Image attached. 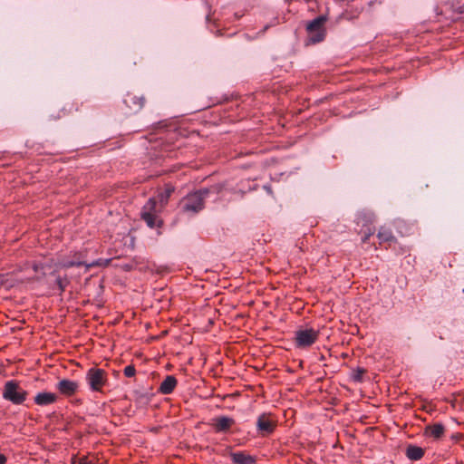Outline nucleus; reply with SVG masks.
<instances>
[{"label":"nucleus","mask_w":464,"mask_h":464,"mask_svg":"<svg viewBox=\"0 0 464 464\" xmlns=\"http://www.w3.org/2000/svg\"><path fill=\"white\" fill-rule=\"evenodd\" d=\"M278 420L271 412H263L257 417L256 430L262 437H267L273 434L277 427Z\"/></svg>","instance_id":"nucleus-7"},{"label":"nucleus","mask_w":464,"mask_h":464,"mask_svg":"<svg viewBox=\"0 0 464 464\" xmlns=\"http://www.w3.org/2000/svg\"><path fill=\"white\" fill-rule=\"evenodd\" d=\"M161 211L162 208L158 205V200L154 198H150L142 207L140 218L150 228L160 227L163 221L159 216V213Z\"/></svg>","instance_id":"nucleus-3"},{"label":"nucleus","mask_w":464,"mask_h":464,"mask_svg":"<svg viewBox=\"0 0 464 464\" xmlns=\"http://www.w3.org/2000/svg\"><path fill=\"white\" fill-rule=\"evenodd\" d=\"M56 390L64 397L74 396L80 388L79 382L70 379H62L56 383Z\"/></svg>","instance_id":"nucleus-11"},{"label":"nucleus","mask_w":464,"mask_h":464,"mask_svg":"<svg viewBox=\"0 0 464 464\" xmlns=\"http://www.w3.org/2000/svg\"><path fill=\"white\" fill-rule=\"evenodd\" d=\"M424 454H425L424 449H422L421 447L416 446V445H412V444L408 445V447L406 448V450H405L406 457L410 460H412V461H417V460L421 459L423 458Z\"/></svg>","instance_id":"nucleus-18"},{"label":"nucleus","mask_w":464,"mask_h":464,"mask_svg":"<svg viewBox=\"0 0 464 464\" xmlns=\"http://www.w3.org/2000/svg\"><path fill=\"white\" fill-rule=\"evenodd\" d=\"M173 192L174 188L170 185H167L163 190L159 191L157 196L154 197V198L158 200V205L160 208L163 209L167 206Z\"/></svg>","instance_id":"nucleus-16"},{"label":"nucleus","mask_w":464,"mask_h":464,"mask_svg":"<svg viewBox=\"0 0 464 464\" xmlns=\"http://www.w3.org/2000/svg\"><path fill=\"white\" fill-rule=\"evenodd\" d=\"M2 395L5 401L14 405H21L26 401L28 392L16 380H10L5 383Z\"/></svg>","instance_id":"nucleus-4"},{"label":"nucleus","mask_w":464,"mask_h":464,"mask_svg":"<svg viewBox=\"0 0 464 464\" xmlns=\"http://www.w3.org/2000/svg\"><path fill=\"white\" fill-rule=\"evenodd\" d=\"M375 229L370 226L366 227L365 230L363 231V235L362 237V243L366 244L368 243L370 237L374 234Z\"/></svg>","instance_id":"nucleus-23"},{"label":"nucleus","mask_w":464,"mask_h":464,"mask_svg":"<svg viewBox=\"0 0 464 464\" xmlns=\"http://www.w3.org/2000/svg\"><path fill=\"white\" fill-rule=\"evenodd\" d=\"M32 267H33V270H34L35 273H37V272H39L40 270H43V269H44V266H43V264H41V263H34V264H33V266H32Z\"/></svg>","instance_id":"nucleus-26"},{"label":"nucleus","mask_w":464,"mask_h":464,"mask_svg":"<svg viewBox=\"0 0 464 464\" xmlns=\"http://www.w3.org/2000/svg\"><path fill=\"white\" fill-rule=\"evenodd\" d=\"M377 237L379 239V245L382 246V244L388 243L391 245L392 243L396 242V237H394L391 228L387 227H381Z\"/></svg>","instance_id":"nucleus-15"},{"label":"nucleus","mask_w":464,"mask_h":464,"mask_svg":"<svg viewBox=\"0 0 464 464\" xmlns=\"http://www.w3.org/2000/svg\"><path fill=\"white\" fill-rule=\"evenodd\" d=\"M85 382L92 392L104 393V389L109 386L108 372L99 367H91L85 374Z\"/></svg>","instance_id":"nucleus-2"},{"label":"nucleus","mask_w":464,"mask_h":464,"mask_svg":"<svg viewBox=\"0 0 464 464\" xmlns=\"http://www.w3.org/2000/svg\"><path fill=\"white\" fill-rule=\"evenodd\" d=\"M87 256V250L71 251L68 256L59 259L56 266L60 268L68 269L71 267H80L88 265L84 258Z\"/></svg>","instance_id":"nucleus-8"},{"label":"nucleus","mask_w":464,"mask_h":464,"mask_svg":"<svg viewBox=\"0 0 464 464\" xmlns=\"http://www.w3.org/2000/svg\"><path fill=\"white\" fill-rule=\"evenodd\" d=\"M235 424V419L225 415L215 417L211 422L212 429L216 433H229Z\"/></svg>","instance_id":"nucleus-9"},{"label":"nucleus","mask_w":464,"mask_h":464,"mask_svg":"<svg viewBox=\"0 0 464 464\" xmlns=\"http://www.w3.org/2000/svg\"><path fill=\"white\" fill-rule=\"evenodd\" d=\"M77 464H92L91 461H89L87 459V458H81L79 460H78V463Z\"/></svg>","instance_id":"nucleus-27"},{"label":"nucleus","mask_w":464,"mask_h":464,"mask_svg":"<svg viewBox=\"0 0 464 464\" xmlns=\"http://www.w3.org/2000/svg\"><path fill=\"white\" fill-rule=\"evenodd\" d=\"M123 102L129 108L130 113H137L144 107L146 99L142 94L139 95L129 92L125 95Z\"/></svg>","instance_id":"nucleus-10"},{"label":"nucleus","mask_w":464,"mask_h":464,"mask_svg":"<svg viewBox=\"0 0 464 464\" xmlns=\"http://www.w3.org/2000/svg\"><path fill=\"white\" fill-rule=\"evenodd\" d=\"M111 258H108V259H102V258H99L88 265H86V269L89 270L90 268L92 267H107L110 266L111 262Z\"/></svg>","instance_id":"nucleus-20"},{"label":"nucleus","mask_w":464,"mask_h":464,"mask_svg":"<svg viewBox=\"0 0 464 464\" xmlns=\"http://www.w3.org/2000/svg\"><path fill=\"white\" fill-rule=\"evenodd\" d=\"M445 430V426L442 423L430 424L424 429V436L440 440L443 437Z\"/></svg>","instance_id":"nucleus-14"},{"label":"nucleus","mask_w":464,"mask_h":464,"mask_svg":"<svg viewBox=\"0 0 464 464\" xmlns=\"http://www.w3.org/2000/svg\"><path fill=\"white\" fill-rule=\"evenodd\" d=\"M58 399V395L54 392H42L34 396V402L37 406L44 407L57 402Z\"/></svg>","instance_id":"nucleus-12"},{"label":"nucleus","mask_w":464,"mask_h":464,"mask_svg":"<svg viewBox=\"0 0 464 464\" xmlns=\"http://www.w3.org/2000/svg\"><path fill=\"white\" fill-rule=\"evenodd\" d=\"M124 376L128 378L134 377L136 375V368L133 364H129L123 369Z\"/></svg>","instance_id":"nucleus-24"},{"label":"nucleus","mask_w":464,"mask_h":464,"mask_svg":"<svg viewBox=\"0 0 464 464\" xmlns=\"http://www.w3.org/2000/svg\"><path fill=\"white\" fill-rule=\"evenodd\" d=\"M463 434L460 433V432H456V433H453L451 436H450V439L454 441H459L463 439Z\"/></svg>","instance_id":"nucleus-25"},{"label":"nucleus","mask_w":464,"mask_h":464,"mask_svg":"<svg viewBox=\"0 0 464 464\" xmlns=\"http://www.w3.org/2000/svg\"><path fill=\"white\" fill-rule=\"evenodd\" d=\"M212 188H202L183 197L179 203V209L182 214L192 217L205 208V200Z\"/></svg>","instance_id":"nucleus-1"},{"label":"nucleus","mask_w":464,"mask_h":464,"mask_svg":"<svg viewBox=\"0 0 464 464\" xmlns=\"http://www.w3.org/2000/svg\"><path fill=\"white\" fill-rule=\"evenodd\" d=\"M7 458L4 454L0 453V464H5Z\"/></svg>","instance_id":"nucleus-28"},{"label":"nucleus","mask_w":464,"mask_h":464,"mask_svg":"<svg viewBox=\"0 0 464 464\" xmlns=\"http://www.w3.org/2000/svg\"><path fill=\"white\" fill-rule=\"evenodd\" d=\"M251 153H253V152H252V151H247V152H245L244 154H245V155H249V154H251Z\"/></svg>","instance_id":"nucleus-29"},{"label":"nucleus","mask_w":464,"mask_h":464,"mask_svg":"<svg viewBox=\"0 0 464 464\" xmlns=\"http://www.w3.org/2000/svg\"><path fill=\"white\" fill-rule=\"evenodd\" d=\"M230 457L235 464H256V462L254 456L246 454L244 451L231 453Z\"/></svg>","instance_id":"nucleus-17"},{"label":"nucleus","mask_w":464,"mask_h":464,"mask_svg":"<svg viewBox=\"0 0 464 464\" xmlns=\"http://www.w3.org/2000/svg\"><path fill=\"white\" fill-rule=\"evenodd\" d=\"M178 385V380L174 375H167L158 388V392L163 395L171 394Z\"/></svg>","instance_id":"nucleus-13"},{"label":"nucleus","mask_w":464,"mask_h":464,"mask_svg":"<svg viewBox=\"0 0 464 464\" xmlns=\"http://www.w3.org/2000/svg\"><path fill=\"white\" fill-rule=\"evenodd\" d=\"M326 21V16L319 15L307 24L306 31L311 43L317 44L324 40L326 36V29L324 27Z\"/></svg>","instance_id":"nucleus-5"},{"label":"nucleus","mask_w":464,"mask_h":464,"mask_svg":"<svg viewBox=\"0 0 464 464\" xmlns=\"http://www.w3.org/2000/svg\"><path fill=\"white\" fill-rule=\"evenodd\" d=\"M203 6L204 13L206 14V20L209 22L211 20V16L213 14L212 5L208 2V0H199Z\"/></svg>","instance_id":"nucleus-22"},{"label":"nucleus","mask_w":464,"mask_h":464,"mask_svg":"<svg viewBox=\"0 0 464 464\" xmlns=\"http://www.w3.org/2000/svg\"><path fill=\"white\" fill-rule=\"evenodd\" d=\"M320 332L313 328L297 330L295 334L294 343L296 348L306 349L315 343L319 338Z\"/></svg>","instance_id":"nucleus-6"},{"label":"nucleus","mask_w":464,"mask_h":464,"mask_svg":"<svg viewBox=\"0 0 464 464\" xmlns=\"http://www.w3.org/2000/svg\"><path fill=\"white\" fill-rule=\"evenodd\" d=\"M70 279L68 278L67 276H58L56 280H55V284L59 289V295H62L63 293L65 291V289L67 288V286L70 285Z\"/></svg>","instance_id":"nucleus-19"},{"label":"nucleus","mask_w":464,"mask_h":464,"mask_svg":"<svg viewBox=\"0 0 464 464\" xmlns=\"http://www.w3.org/2000/svg\"><path fill=\"white\" fill-rule=\"evenodd\" d=\"M366 370L362 367H357L353 370L352 379L355 382H362L363 381V375L366 373Z\"/></svg>","instance_id":"nucleus-21"}]
</instances>
